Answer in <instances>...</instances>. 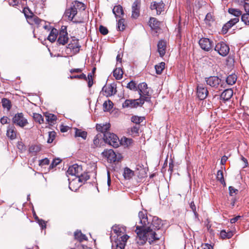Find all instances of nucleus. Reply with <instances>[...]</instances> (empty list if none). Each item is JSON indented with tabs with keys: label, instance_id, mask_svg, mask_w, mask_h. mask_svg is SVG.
Segmentation results:
<instances>
[{
	"label": "nucleus",
	"instance_id": "35",
	"mask_svg": "<svg viewBox=\"0 0 249 249\" xmlns=\"http://www.w3.org/2000/svg\"><path fill=\"white\" fill-rule=\"evenodd\" d=\"M164 68L165 63L163 62H160L159 64L155 65V68L157 74H160L162 72V71L164 69Z\"/></svg>",
	"mask_w": 249,
	"mask_h": 249
},
{
	"label": "nucleus",
	"instance_id": "9",
	"mask_svg": "<svg viewBox=\"0 0 249 249\" xmlns=\"http://www.w3.org/2000/svg\"><path fill=\"white\" fill-rule=\"evenodd\" d=\"M89 176L88 175L87 173H85L82 171V173L81 174V175H79L77 178H75L74 179H72L71 181H70V179L69 178L68 180L69 181V188L71 191H76V188H72V186L73 184H74L75 182H85L86 181H87L88 179H89Z\"/></svg>",
	"mask_w": 249,
	"mask_h": 249
},
{
	"label": "nucleus",
	"instance_id": "52",
	"mask_svg": "<svg viewBox=\"0 0 249 249\" xmlns=\"http://www.w3.org/2000/svg\"><path fill=\"white\" fill-rule=\"evenodd\" d=\"M116 249H124L125 247V244L124 243H121L120 239H118L117 241L115 242Z\"/></svg>",
	"mask_w": 249,
	"mask_h": 249
},
{
	"label": "nucleus",
	"instance_id": "26",
	"mask_svg": "<svg viewBox=\"0 0 249 249\" xmlns=\"http://www.w3.org/2000/svg\"><path fill=\"white\" fill-rule=\"evenodd\" d=\"M104 91L107 93V96H111L115 94L117 91L115 85L113 84H111L106 87Z\"/></svg>",
	"mask_w": 249,
	"mask_h": 249
},
{
	"label": "nucleus",
	"instance_id": "12",
	"mask_svg": "<svg viewBox=\"0 0 249 249\" xmlns=\"http://www.w3.org/2000/svg\"><path fill=\"white\" fill-rule=\"evenodd\" d=\"M212 43L213 42L208 38H201L199 41V45L200 48L207 52L211 50L213 46Z\"/></svg>",
	"mask_w": 249,
	"mask_h": 249
},
{
	"label": "nucleus",
	"instance_id": "63",
	"mask_svg": "<svg viewBox=\"0 0 249 249\" xmlns=\"http://www.w3.org/2000/svg\"><path fill=\"white\" fill-rule=\"evenodd\" d=\"M82 71V69L78 68V69H71L70 71L71 73H72L74 72L79 73V72H81Z\"/></svg>",
	"mask_w": 249,
	"mask_h": 249
},
{
	"label": "nucleus",
	"instance_id": "28",
	"mask_svg": "<svg viewBox=\"0 0 249 249\" xmlns=\"http://www.w3.org/2000/svg\"><path fill=\"white\" fill-rule=\"evenodd\" d=\"M134 172L129 168L125 167L124 169L123 176L125 179H129L134 176Z\"/></svg>",
	"mask_w": 249,
	"mask_h": 249
},
{
	"label": "nucleus",
	"instance_id": "44",
	"mask_svg": "<svg viewBox=\"0 0 249 249\" xmlns=\"http://www.w3.org/2000/svg\"><path fill=\"white\" fill-rule=\"evenodd\" d=\"M133 142L131 139L124 138V140L122 139L120 142L121 144H124L126 146H129Z\"/></svg>",
	"mask_w": 249,
	"mask_h": 249
},
{
	"label": "nucleus",
	"instance_id": "27",
	"mask_svg": "<svg viewBox=\"0 0 249 249\" xmlns=\"http://www.w3.org/2000/svg\"><path fill=\"white\" fill-rule=\"evenodd\" d=\"M7 136L11 139L13 140L16 137V131L13 126H9L7 130Z\"/></svg>",
	"mask_w": 249,
	"mask_h": 249
},
{
	"label": "nucleus",
	"instance_id": "7",
	"mask_svg": "<svg viewBox=\"0 0 249 249\" xmlns=\"http://www.w3.org/2000/svg\"><path fill=\"white\" fill-rule=\"evenodd\" d=\"M103 139L105 142L114 147H118L121 143L117 135L113 133H106L104 135Z\"/></svg>",
	"mask_w": 249,
	"mask_h": 249
},
{
	"label": "nucleus",
	"instance_id": "40",
	"mask_svg": "<svg viewBox=\"0 0 249 249\" xmlns=\"http://www.w3.org/2000/svg\"><path fill=\"white\" fill-rule=\"evenodd\" d=\"M103 107L105 111H108L112 107V103L110 100L106 101L103 104Z\"/></svg>",
	"mask_w": 249,
	"mask_h": 249
},
{
	"label": "nucleus",
	"instance_id": "64",
	"mask_svg": "<svg viewBox=\"0 0 249 249\" xmlns=\"http://www.w3.org/2000/svg\"><path fill=\"white\" fill-rule=\"evenodd\" d=\"M244 7L247 13H249V3L244 2Z\"/></svg>",
	"mask_w": 249,
	"mask_h": 249
},
{
	"label": "nucleus",
	"instance_id": "19",
	"mask_svg": "<svg viewBox=\"0 0 249 249\" xmlns=\"http://www.w3.org/2000/svg\"><path fill=\"white\" fill-rule=\"evenodd\" d=\"M233 95V90L231 89H225L220 95V100L225 103L229 101Z\"/></svg>",
	"mask_w": 249,
	"mask_h": 249
},
{
	"label": "nucleus",
	"instance_id": "45",
	"mask_svg": "<svg viewBox=\"0 0 249 249\" xmlns=\"http://www.w3.org/2000/svg\"><path fill=\"white\" fill-rule=\"evenodd\" d=\"M113 231L118 236L122 235V231L121 228L118 226H114L112 228Z\"/></svg>",
	"mask_w": 249,
	"mask_h": 249
},
{
	"label": "nucleus",
	"instance_id": "23",
	"mask_svg": "<svg viewBox=\"0 0 249 249\" xmlns=\"http://www.w3.org/2000/svg\"><path fill=\"white\" fill-rule=\"evenodd\" d=\"M166 47V42L163 41H160L158 44V50L161 57L163 56L165 53Z\"/></svg>",
	"mask_w": 249,
	"mask_h": 249
},
{
	"label": "nucleus",
	"instance_id": "25",
	"mask_svg": "<svg viewBox=\"0 0 249 249\" xmlns=\"http://www.w3.org/2000/svg\"><path fill=\"white\" fill-rule=\"evenodd\" d=\"M58 30L55 28H53L48 36V39L51 42H53L55 41L57 36L58 35Z\"/></svg>",
	"mask_w": 249,
	"mask_h": 249
},
{
	"label": "nucleus",
	"instance_id": "15",
	"mask_svg": "<svg viewBox=\"0 0 249 249\" xmlns=\"http://www.w3.org/2000/svg\"><path fill=\"white\" fill-rule=\"evenodd\" d=\"M68 33L65 28L60 31L57 42L59 45H64L68 43Z\"/></svg>",
	"mask_w": 249,
	"mask_h": 249
},
{
	"label": "nucleus",
	"instance_id": "14",
	"mask_svg": "<svg viewBox=\"0 0 249 249\" xmlns=\"http://www.w3.org/2000/svg\"><path fill=\"white\" fill-rule=\"evenodd\" d=\"M102 154L110 163L115 162L117 160V155L112 149L105 150Z\"/></svg>",
	"mask_w": 249,
	"mask_h": 249
},
{
	"label": "nucleus",
	"instance_id": "37",
	"mask_svg": "<svg viewBox=\"0 0 249 249\" xmlns=\"http://www.w3.org/2000/svg\"><path fill=\"white\" fill-rule=\"evenodd\" d=\"M2 107L9 110L11 107V104L10 101L6 98H3L1 101Z\"/></svg>",
	"mask_w": 249,
	"mask_h": 249
},
{
	"label": "nucleus",
	"instance_id": "3",
	"mask_svg": "<svg viewBox=\"0 0 249 249\" xmlns=\"http://www.w3.org/2000/svg\"><path fill=\"white\" fill-rule=\"evenodd\" d=\"M24 12L29 24L31 25L36 24L38 27L42 25L45 30H50V27L46 24V21L39 18L37 16L34 15L33 13L30 12L28 8H25Z\"/></svg>",
	"mask_w": 249,
	"mask_h": 249
},
{
	"label": "nucleus",
	"instance_id": "31",
	"mask_svg": "<svg viewBox=\"0 0 249 249\" xmlns=\"http://www.w3.org/2000/svg\"><path fill=\"white\" fill-rule=\"evenodd\" d=\"M45 116L46 121L50 124H54L56 120V116L53 114L46 113Z\"/></svg>",
	"mask_w": 249,
	"mask_h": 249
},
{
	"label": "nucleus",
	"instance_id": "51",
	"mask_svg": "<svg viewBox=\"0 0 249 249\" xmlns=\"http://www.w3.org/2000/svg\"><path fill=\"white\" fill-rule=\"evenodd\" d=\"M61 162V160L59 159H54L52 163L51 164L49 169H53L56 166H57L60 162Z\"/></svg>",
	"mask_w": 249,
	"mask_h": 249
},
{
	"label": "nucleus",
	"instance_id": "53",
	"mask_svg": "<svg viewBox=\"0 0 249 249\" xmlns=\"http://www.w3.org/2000/svg\"><path fill=\"white\" fill-rule=\"evenodd\" d=\"M99 30L101 34L103 35H107L108 32L107 29L103 25L100 26Z\"/></svg>",
	"mask_w": 249,
	"mask_h": 249
},
{
	"label": "nucleus",
	"instance_id": "32",
	"mask_svg": "<svg viewBox=\"0 0 249 249\" xmlns=\"http://www.w3.org/2000/svg\"><path fill=\"white\" fill-rule=\"evenodd\" d=\"M236 80L237 76L235 74H231L227 77L226 79V82L228 85H232L235 83Z\"/></svg>",
	"mask_w": 249,
	"mask_h": 249
},
{
	"label": "nucleus",
	"instance_id": "6",
	"mask_svg": "<svg viewBox=\"0 0 249 249\" xmlns=\"http://www.w3.org/2000/svg\"><path fill=\"white\" fill-rule=\"evenodd\" d=\"M207 84L212 88L220 89V88H223L224 83L221 79L217 76H210L205 78Z\"/></svg>",
	"mask_w": 249,
	"mask_h": 249
},
{
	"label": "nucleus",
	"instance_id": "62",
	"mask_svg": "<svg viewBox=\"0 0 249 249\" xmlns=\"http://www.w3.org/2000/svg\"><path fill=\"white\" fill-rule=\"evenodd\" d=\"M38 223L42 229L46 228V223L44 221L39 220Z\"/></svg>",
	"mask_w": 249,
	"mask_h": 249
},
{
	"label": "nucleus",
	"instance_id": "49",
	"mask_svg": "<svg viewBox=\"0 0 249 249\" xmlns=\"http://www.w3.org/2000/svg\"><path fill=\"white\" fill-rule=\"evenodd\" d=\"M70 78L72 79H84L87 80V77L86 75L82 73L80 75H72L70 76Z\"/></svg>",
	"mask_w": 249,
	"mask_h": 249
},
{
	"label": "nucleus",
	"instance_id": "47",
	"mask_svg": "<svg viewBox=\"0 0 249 249\" xmlns=\"http://www.w3.org/2000/svg\"><path fill=\"white\" fill-rule=\"evenodd\" d=\"M143 121V118L134 116L132 117L131 121L136 124H139L142 122Z\"/></svg>",
	"mask_w": 249,
	"mask_h": 249
},
{
	"label": "nucleus",
	"instance_id": "20",
	"mask_svg": "<svg viewBox=\"0 0 249 249\" xmlns=\"http://www.w3.org/2000/svg\"><path fill=\"white\" fill-rule=\"evenodd\" d=\"M164 4L162 1L160 2H156L155 1L151 3L150 8L151 10L155 9L157 11V14L160 15L163 11Z\"/></svg>",
	"mask_w": 249,
	"mask_h": 249
},
{
	"label": "nucleus",
	"instance_id": "34",
	"mask_svg": "<svg viewBox=\"0 0 249 249\" xmlns=\"http://www.w3.org/2000/svg\"><path fill=\"white\" fill-rule=\"evenodd\" d=\"M75 136L81 137L84 139H86L87 136V133L85 131H82L80 129L75 128Z\"/></svg>",
	"mask_w": 249,
	"mask_h": 249
},
{
	"label": "nucleus",
	"instance_id": "60",
	"mask_svg": "<svg viewBox=\"0 0 249 249\" xmlns=\"http://www.w3.org/2000/svg\"><path fill=\"white\" fill-rule=\"evenodd\" d=\"M8 118L7 117L3 116L0 119V123L2 124H4L8 123Z\"/></svg>",
	"mask_w": 249,
	"mask_h": 249
},
{
	"label": "nucleus",
	"instance_id": "33",
	"mask_svg": "<svg viewBox=\"0 0 249 249\" xmlns=\"http://www.w3.org/2000/svg\"><path fill=\"white\" fill-rule=\"evenodd\" d=\"M233 235V231H230L228 232L226 231L225 230H222L220 232V236L223 239L231 238Z\"/></svg>",
	"mask_w": 249,
	"mask_h": 249
},
{
	"label": "nucleus",
	"instance_id": "4",
	"mask_svg": "<svg viewBox=\"0 0 249 249\" xmlns=\"http://www.w3.org/2000/svg\"><path fill=\"white\" fill-rule=\"evenodd\" d=\"M229 13L232 16L235 17L228 21L223 27L222 32L224 34H226L229 29L239 22V18L242 15V12L235 8H230L228 9Z\"/></svg>",
	"mask_w": 249,
	"mask_h": 249
},
{
	"label": "nucleus",
	"instance_id": "39",
	"mask_svg": "<svg viewBox=\"0 0 249 249\" xmlns=\"http://www.w3.org/2000/svg\"><path fill=\"white\" fill-rule=\"evenodd\" d=\"M216 178L222 184H223L224 186H226V183L224 179L223 173L221 170H218L217 171Z\"/></svg>",
	"mask_w": 249,
	"mask_h": 249
},
{
	"label": "nucleus",
	"instance_id": "1",
	"mask_svg": "<svg viewBox=\"0 0 249 249\" xmlns=\"http://www.w3.org/2000/svg\"><path fill=\"white\" fill-rule=\"evenodd\" d=\"M138 216L139 225L136 226L135 231L141 243L148 241L151 244L154 241L159 240L160 237L155 231L162 227L163 224L161 220L156 216L148 217L146 211L139 212Z\"/></svg>",
	"mask_w": 249,
	"mask_h": 249
},
{
	"label": "nucleus",
	"instance_id": "42",
	"mask_svg": "<svg viewBox=\"0 0 249 249\" xmlns=\"http://www.w3.org/2000/svg\"><path fill=\"white\" fill-rule=\"evenodd\" d=\"M102 138L103 139L102 134L101 133L97 134L93 140V143L94 145L97 146L99 144Z\"/></svg>",
	"mask_w": 249,
	"mask_h": 249
},
{
	"label": "nucleus",
	"instance_id": "43",
	"mask_svg": "<svg viewBox=\"0 0 249 249\" xmlns=\"http://www.w3.org/2000/svg\"><path fill=\"white\" fill-rule=\"evenodd\" d=\"M140 126L139 124H135L131 127V135H137L139 133Z\"/></svg>",
	"mask_w": 249,
	"mask_h": 249
},
{
	"label": "nucleus",
	"instance_id": "29",
	"mask_svg": "<svg viewBox=\"0 0 249 249\" xmlns=\"http://www.w3.org/2000/svg\"><path fill=\"white\" fill-rule=\"evenodd\" d=\"M74 237L79 242H82L87 240L86 236L83 234L80 231H77L74 232Z\"/></svg>",
	"mask_w": 249,
	"mask_h": 249
},
{
	"label": "nucleus",
	"instance_id": "59",
	"mask_svg": "<svg viewBox=\"0 0 249 249\" xmlns=\"http://www.w3.org/2000/svg\"><path fill=\"white\" fill-rule=\"evenodd\" d=\"M241 218V216H240V215L236 216L235 217L231 219L230 222L232 224L235 223L236 222H237Z\"/></svg>",
	"mask_w": 249,
	"mask_h": 249
},
{
	"label": "nucleus",
	"instance_id": "38",
	"mask_svg": "<svg viewBox=\"0 0 249 249\" xmlns=\"http://www.w3.org/2000/svg\"><path fill=\"white\" fill-rule=\"evenodd\" d=\"M33 117L35 122H37L40 124L44 123V119L41 115L38 113H34Z\"/></svg>",
	"mask_w": 249,
	"mask_h": 249
},
{
	"label": "nucleus",
	"instance_id": "56",
	"mask_svg": "<svg viewBox=\"0 0 249 249\" xmlns=\"http://www.w3.org/2000/svg\"><path fill=\"white\" fill-rule=\"evenodd\" d=\"M87 80L88 81V86L89 87H91L93 84V79H92V76L91 73H89L88 75V78H87Z\"/></svg>",
	"mask_w": 249,
	"mask_h": 249
},
{
	"label": "nucleus",
	"instance_id": "5",
	"mask_svg": "<svg viewBox=\"0 0 249 249\" xmlns=\"http://www.w3.org/2000/svg\"><path fill=\"white\" fill-rule=\"evenodd\" d=\"M138 89L140 95V101H142L141 104H143L144 101H149L150 99L149 89L145 83H140L138 86Z\"/></svg>",
	"mask_w": 249,
	"mask_h": 249
},
{
	"label": "nucleus",
	"instance_id": "22",
	"mask_svg": "<svg viewBox=\"0 0 249 249\" xmlns=\"http://www.w3.org/2000/svg\"><path fill=\"white\" fill-rule=\"evenodd\" d=\"M112 12L116 18H121L124 15L123 7L120 5L114 6Z\"/></svg>",
	"mask_w": 249,
	"mask_h": 249
},
{
	"label": "nucleus",
	"instance_id": "8",
	"mask_svg": "<svg viewBox=\"0 0 249 249\" xmlns=\"http://www.w3.org/2000/svg\"><path fill=\"white\" fill-rule=\"evenodd\" d=\"M13 124L20 127H24L28 124V121L24 116L22 113H18L16 114L12 118Z\"/></svg>",
	"mask_w": 249,
	"mask_h": 249
},
{
	"label": "nucleus",
	"instance_id": "36",
	"mask_svg": "<svg viewBox=\"0 0 249 249\" xmlns=\"http://www.w3.org/2000/svg\"><path fill=\"white\" fill-rule=\"evenodd\" d=\"M41 150V146L39 145H31L29 149L30 153L36 154Z\"/></svg>",
	"mask_w": 249,
	"mask_h": 249
},
{
	"label": "nucleus",
	"instance_id": "18",
	"mask_svg": "<svg viewBox=\"0 0 249 249\" xmlns=\"http://www.w3.org/2000/svg\"><path fill=\"white\" fill-rule=\"evenodd\" d=\"M142 101H140V98L136 100H126L125 102L123 104V107H135L139 105H142L141 104Z\"/></svg>",
	"mask_w": 249,
	"mask_h": 249
},
{
	"label": "nucleus",
	"instance_id": "13",
	"mask_svg": "<svg viewBox=\"0 0 249 249\" xmlns=\"http://www.w3.org/2000/svg\"><path fill=\"white\" fill-rule=\"evenodd\" d=\"M208 90L206 87L202 85L197 86L196 94L197 97L201 100L205 99L208 96Z\"/></svg>",
	"mask_w": 249,
	"mask_h": 249
},
{
	"label": "nucleus",
	"instance_id": "17",
	"mask_svg": "<svg viewBox=\"0 0 249 249\" xmlns=\"http://www.w3.org/2000/svg\"><path fill=\"white\" fill-rule=\"evenodd\" d=\"M140 1L139 0H135L132 6V17L134 18H137L140 15Z\"/></svg>",
	"mask_w": 249,
	"mask_h": 249
},
{
	"label": "nucleus",
	"instance_id": "50",
	"mask_svg": "<svg viewBox=\"0 0 249 249\" xmlns=\"http://www.w3.org/2000/svg\"><path fill=\"white\" fill-rule=\"evenodd\" d=\"M205 22L208 24H210L211 21H213V18L212 15L211 13H208L205 17Z\"/></svg>",
	"mask_w": 249,
	"mask_h": 249
},
{
	"label": "nucleus",
	"instance_id": "16",
	"mask_svg": "<svg viewBox=\"0 0 249 249\" xmlns=\"http://www.w3.org/2000/svg\"><path fill=\"white\" fill-rule=\"evenodd\" d=\"M80 45L79 43L78 40L73 39L72 41L68 45L67 49H70L72 52L73 54H76L79 52Z\"/></svg>",
	"mask_w": 249,
	"mask_h": 249
},
{
	"label": "nucleus",
	"instance_id": "61",
	"mask_svg": "<svg viewBox=\"0 0 249 249\" xmlns=\"http://www.w3.org/2000/svg\"><path fill=\"white\" fill-rule=\"evenodd\" d=\"M69 127L67 126H64L63 125H61L60 127V129L61 132H65L68 130Z\"/></svg>",
	"mask_w": 249,
	"mask_h": 249
},
{
	"label": "nucleus",
	"instance_id": "55",
	"mask_svg": "<svg viewBox=\"0 0 249 249\" xmlns=\"http://www.w3.org/2000/svg\"><path fill=\"white\" fill-rule=\"evenodd\" d=\"M229 194L231 196H233L234 194H236L238 192V190L236 189H235L232 186H230L229 187Z\"/></svg>",
	"mask_w": 249,
	"mask_h": 249
},
{
	"label": "nucleus",
	"instance_id": "58",
	"mask_svg": "<svg viewBox=\"0 0 249 249\" xmlns=\"http://www.w3.org/2000/svg\"><path fill=\"white\" fill-rule=\"evenodd\" d=\"M129 236L127 235H123L121 236L119 239L121 241V243H124L125 245V243L128 240Z\"/></svg>",
	"mask_w": 249,
	"mask_h": 249
},
{
	"label": "nucleus",
	"instance_id": "41",
	"mask_svg": "<svg viewBox=\"0 0 249 249\" xmlns=\"http://www.w3.org/2000/svg\"><path fill=\"white\" fill-rule=\"evenodd\" d=\"M126 88L130 89V90L136 91L138 90V87L136 86V84L133 81H131L129 82L126 86Z\"/></svg>",
	"mask_w": 249,
	"mask_h": 249
},
{
	"label": "nucleus",
	"instance_id": "10",
	"mask_svg": "<svg viewBox=\"0 0 249 249\" xmlns=\"http://www.w3.org/2000/svg\"><path fill=\"white\" fill-rule=\"evenodd\" d=\"M83 169L81 165L77 164H74L69 167L67 171V176L69 175L74 176L77 178L79 175H81Z\"/></svg>",
	"mask_w": 249,
	"mask_h": 249
},
{
	"label": "nucleus",
	"instance_id": "2",
	"mask_svg": "<svg viewBox=\"0 0 249 249\" xmlns=\"http://www.w3.org/2000/svg\"><path fill=\"white\" fill-rule=\"evenodd\" d=\"M85 9V4L78 1H74L71 3L70 7L67 8L64 13V17L68 20L72 21L75 16L78 13V10H84Z\"/></svg>",
	"mask_w": 249,
	"mask_h": 249
},
{
	"label": "nucleus",
	"instance_id": "54",
	"mask_svg": "<svg viewBox=\"0 0 249 249\" xmlns=\"http://www.w3.org/2000/svg\"><path fill=\"white\" fill-rule=\"evenodd\" d=\"M55 136V133L53 131L50 132L49 133V139H48L47 142L48 143H51L53 142V139Z\"/></svg>",
	"mask_w": 249,
	"mask_h": 249
},
{
	"label": "nucleus",
	"instance_id": "11",
	"mask_svg": "<svg viewBox=\"0 0 249 249\" xmlns=\"http://www.w3.org/2000/svg\"><path fill=\"white\" fill-rule=\"evenodd\" d=\"M215 51L222 56H226L229 53L230 48L228 45L223 42L218 43L215 46Z\"/></svg>",
	"mask_w": 249,
	"mask_h": 249
},
{
	"label": "nucleus",
	"instance_id": "46",
	"mask_svg": "<svg viewBox=\"0 0 249 249\" xmlns=\"http://www.w3.org/2000/svg\"><path fill=\"white\" fill-rule=\"evenodd\" d=\"M124 18H121L118 20L117 28L119 31H123L125 28L124 24Z\"/></svg>",
	"mask_w": 249,
	"mask_h": 249
},
{
	"label": "nucleus",
	"instance_id": "24",
	"mask_svg": "<svg viewBox=\"0 0 249 249\" xmlns=\"http://www.w3.org/2000/svg\"><path fill=\"white\" fill-rule=\"evenodd\" d=\"M160 22L157 20L156 18H150L149 21V25L152 29H159L160 28Z\"/></svg>",
	"mask_w": 249,
	"mask_h": 249
},
{
	"label": "nucleus",
	"instance_id": "57",
	"mask_svg": "<svg viewBox=\"0 0 249 249\" xmlns=\"http://www.w3.org/2000/svg\"><path fill=\"white\" fill-rule=\"evenodd\" d=\"M50 161L47 158L42 159L39 161V165L43 166L49 164Z\"/></svg>",
	"mask_w": 249,
	"mask_h": 249
},
{
	"label": "nucleus",
	"instance_id": "30",
	"mask_svg": "<svg viewBox=\"0 0 249 249\" xmlns=\"http://www.w3.org/2000/svg\"><path fill=\"white\" fill-rule=\"evenodd\" d=\"M123 75V71L120 67L117 68L113 71V76L117 80L121 79Z\"/></svg>",
	"mask_w": 249,
	"mask_h": 249
},
{
	"label": "nucleus",
	"instance_id": "48",
	"mask_svg": "<svg viewBox=\"0 0 249 249\" xmlns=\"http://www.w3.org/2000/svg\"><path fill=\"white\" fill-rule=\"evenodd\" d=\"M242 21L246 25H249V13L244 14L241 16Z\"/></svg>",
	"mask_w": 249,
	"mask_h": 249
},
{
	"label": "nucleus",
	"instance_id": "21",
	"mask_svg": "<svg viewBox=\"0 0 249 249\" xmlns=\"http://www.w3.org/2000/svg\"><path fill=\"white\" fill-rule=\"evenodd\" d=\"M110 125L109 124H97L96 125V129L101 132V134H103V137L104 135L106 133H109L108 132Z\"/></svg>",
	"mask_w": 249,
	"mask_h": 249
}]
</instances>
